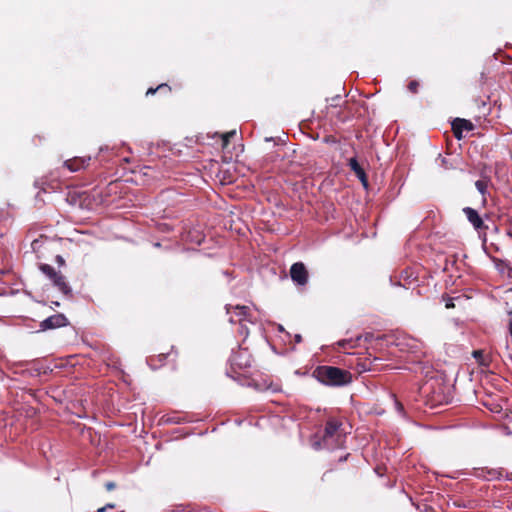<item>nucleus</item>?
Here are the masks:
<instances>
[{
	"label": "nucleus",
	"instance_id": "nucleus-30",
	"mask_svg": "<svg viewBox=\"0 0 512 512\" xmlns=\"http://www.w3.org/2000/svg\"><path fill=\"white\" fill-rule=\"evenodd\" d=\"M365 335H366V336H365V340L367 341L369 338H371V335H372V334L367 333V334H365Z\"/></svg>",
	"mask_w": 512,
	"mask_h": 512
},
{
	"label": "nucleus",
	"instance_id": "nucleus-4",
	"mask_svg": "<svg viewBox=\"0 0 512 512\" xmlns=\"http://www.w3.org/2000/svg\"><path fill=\"white\" fill-rule=\"evenodd\" d=\"M252 356L247 349L239 348L237 351H233L229 358L231 368L236 370H245L252 365Z\"/></svg>",
	"mask_w": 512,
	"mask_h": 512
},
{
	"label": "nucleus",
	"instance_id": "nucleus-33",
	"mask_svg": "<svg viewBox=\"0 0 512 512\" xmlns=\"http://www.w3.org/2000/svg\"><path fill=\"white\" fill-rule=\"evenodd\" d=\"M185 512H192V511H191V510H187V511H185Z\"/></svg>",
	"mask_w": 512,
	"mask_h": 512
},
{
	"label": "nucleus",
	"instance_id": "nucleus-21",
	"mask_svg": "<svg viewBox=\"0 0 512 512\" xmlns=\"http://www.w3.org/2000/svg\"><path fill=\"white\" fill-rule=\"evenodd\" d=\"M235 135H236V131L235 130L223 134L222 135V147L226 148L228 143H229V139H231V137H233Z\"/></svg>",
	"mask_w": 512,
	"mask_h": 512
},
{
	"label": "nucleus",
	"instance_id": "nucleus-7",
	"mask_svg": "<svg viewBox=\"0 0 512 512\" xmlns=\"http://www.w3.org/2000/svg\"><path fill=\"white\" fill-rule=\"evenodd\" d=\"M290 276L298 285H305L308 280V272L303 263L297 262L291 266Z\"/></svg>",
	"mask_w": 512,
	"mask_h": 512
},
{
	"label": "nucleus",
	"instance_id": "nucleus-20",
	"mask_svg": "<svg viewBox=\"0 0 512 512\" xmlns=\"http://www.w3.org/2000/svg\"><path fill=\"white\" fill-rule=\"evenodd\" d=\"M165 89L167 92L171 91V88L167 84H160L156 88H149L146 95H154L158 90Z\"/></svg>",
	"mask_w": 512,
	"mask_h": 512
},
{
	"label": "nucleus",
	"instance_id": "nucleus-27",
	"mask_svg": "<svg viewBox=\"0 0 512 512\" xmlns=\"http://www.w3.org/2000/svg\"><path fill=\"white\" fill-rule=\"evenodd\" d=\"M118 187V183L117 182H111L108 186L109 190L110 191H113L114 189H116Z\"/></svg>",
	"mask_w": 512,
	"mask_h": 512
},
{
	"label": "nucleus",
	"instance_id": "nucleus-29",
	"mask_svg": "<svg viewBox=\"0 0 512 512\" xmlns=\"http://www.w3.org/2000/svg\"><path fill=\"white\" fill-rule=\"evenodd\" d=\"M301 341H302L301 335H299V334L295 335V342L300 343Z\"/></svg>",
	"mask_w": 512,
	"mask_h": 512
},
{
	"label": "nucleus",
	"instance_id": "nucleus-8",
	"mask_svg": "<svg viewBox=\"0 0 512 512\" xmlns=\"http://www.w3.org/2000/svg\"><path fill=\"white\" fill-rule=\"evenodd\" d=\"M91 157H74L68 159L64 162V167H66L70 172H79L81 170L86 169L90 165Z\"/></svg>",
	"mask_w": 512,
	"mask_h": 512
},
{
	"label": "nucleus",
	"instance_id": "nucleus-14",
	"mask_svg": "<svg viewBox=\"0 0 512 512\" xmlns=\"http://www.w3.org/2000/svg\"><path fill=\"white\" fill-rule=\"evenodd\" d=\"M171 355V353L167 354H159L158 356H151L148 359V364L152 369H157L161 367L166 360Z\"/></svg>",
	"mask_w": 512,
	"mask_h": 512
},
{
	"label": "nucleus",
	"instance_id": "nucleus-23",
	"mask_svg": "<svg viewBox=\"0 0 512 512\" xmlns=\"http://www.w3.org/2000/svg\"><path fill=\"white\" fill-rule=\"evenodd\" d=\"M40 246V240L39 239H35L32 244H31V247L34 251H36Z\"/></svg>",
	"mask_w": 512,
	"mask_h": 512
},
{
	"label": "nucleus",
	"instance_id": "nucleus-25",
	"mask_svg": "<svg viewBox=\"0 0 512 512\" xmlns=\"http://www.w3.org/2000/svg\"><path fill=\"white\" fill-rule=\"evenodd\" d=\"M56 262H57L60 266H62V265H64V264H65V260H64V258H63L61 255H57V256H56Z\"/></svg>",
	"mask_w": 512,
	"mask_h": 512
},
{
	"label": "nucleus",
	"instance_id": "nucleus-18",
	"mask_svg": "<svg viewBox=\"0 0 512 512\" xmlns=\"http://www.w3.org/2000/svg\"><path fill=\"white\" fill-rule=\"evenodd\" d=\"M494 263H495V267L497 268V270L502 273V274H509L510 271H511V268L509 267L508 263L504 260H501V259H498V258H494L493 259Z\"/></svg>",
	"mask_w": 512,
	"mask_h": 512
},
{
	"label": "nucleus",
	"instance_id": "nucleus-16",
	"mask_svg": "<svg viewBox=\"0 0 512 512\" xmlns=\"http://www.w3.org/2000/svg\"><path fill=\"white\" fill-rule=\"evenodd\" d=\"M473 357L482 366L488 367L490 365L491 357L482 350L473 351Z\"/></svg>",
	"mask_w": 512,
	"mask_h": 512
},
{
	"label": "nucleus",
	"instance_id": "nucleus-15",
	"mask_svg": "<svg viewBox=\"0 0 512 512\" xmlns=\"http://www.w3.org/2000/svg\"><path fill=\"white\" fill-rule=\"evenodd\" d=\"M489 179L482 178L475 182L476 189L482 195L483 203L486 202V195L488 194Z\"/></svg>",
	"mask_w": 512,
	"mask_h": 512
},
{
	"label": "nucleus",
	"instance_id": "nucleus-12",
	"mask_svg": "<svg viewBox=\"0 0 512 512\" xmlns=\"http://www.w3.org/2000/svg\"><path fill=\"white\" fill-rule=\"evenodd\" d=\"M52 283L58 290L66 296L72 295V289L66 282L65 277L60 273L53 280Z\"/></svg>",
	"mask_w": 512,
	"mask_h": 512
},
{
	"label": "nucleus",
	"instance_id": "nucleus-31",
	"mask_svg": "<svg viewBox=\"0 0 512 512\" xmlns=\"http://www.w3.org/2000/svg\"><path fill=\"white\" fill-rule=\"evenodd\" d=\"M397 406H398V409H399V410H402V409H403V407H402V405H401L400 403H397Z\"/></svg>",
	"mask_w": 512,
	"mask_h": 512
},
{
	"label": "nucleus",
	"instance_id": "nucleus-1",
	"mask_svg": "<svg viewBox=\"0 0 512 512\" xmlns=\"http://www.w3.org/2000/svg\"><path fill=\"white\" fill-rule=\"evenodd\" d=\"M349 432L346 430L344 419L341 417H328L321 434L314 436L312 446L315 449L334 450L342 448Z\"/></svg>",
	"mask_w": 512,
	"mask_h": 512
},
{
	"label": "nucleus",
	"instance_id": "nucleus-11",
	"mask_svg": "<svg viewBox=\"0 0 512 512\" xmlns=\"http://www.w3.org/2000/svg\"><path fill=\"white\" fill-rule=\"evenodd\" d=\"M348 165L350 169L356 174L364 186H367V176L364 169L360 166L355 157L350 158Z\"/></svg>",
	"mask_w": 512,
	"mask_h": 512
},
{
	"label": "nucleus",
	"instance_id": "nucleus-5",
	"mask_svg": "<svg viewBox=\"0 0 512 512\" xmlns=\"http://www.w3.org/2000/svg\"><path fill=\"white\" fill-rule=\"evenodd\" d=\"M463 213L479 235H486L488 226L484 223L477 210L471 207H465L463 208Z\"/></svg>",
	"mask_w": 512,
	"mask_h": 512
},
{
	"label": "nucleus",
	"instance_id": "nucleus-22",
	"mask_svg": "<svg viewBox=\"0 0 512 512\" xmlns=\"http://www.w3.org/2000/svg\"><path fill=\"white\" fill-rule=\"evenodd\" d=\"M419 86H420V84L417 80H412L409 82L407 88H408L409 92H411L412 94H416V93H418Z\"/></svg>",
	"mask_w": 512,
	"mask_h": 512
},
{
	"label": "nucleus",
	"instance_id": "nucleus-26",
	"mask_svg": "<svg viewBox=\"0 0 512 512\" xmlns=\"http://www.w3.org/2000/svg\"><path fill=\"white\" fill-rule=\"evenodd\" d=\"M113 508H114L113 504H107L106 506L99 508L97 512H104L107 509H113Z\"/></svg>",
	"mask_w": 512,
	"mask_h": 512
},
{
	"label": "nucleus",
	"instance_id": "nucleus-9",
	"mask_svg": "<svg viewBox=\"0 0 512 512\" xmlns=\"http://www.w3.org/2000/svg\"><path fill=\"white\" fill-rule=\"evenodd\" d=\"M474 129V125L471 121L461 118H456L452 122V131L454 136L460 140L463 138L464 131H472Z\"/></svg>",
	"mask_w": 512,
	"mask_h": 512
},
{
	"label": "nucleus",
	"instance_id": "nucleus-28",
	"mask_svg": "<svg viewBox=\"0 0 512 512\" xmlns=\"http://www.w3.org/2000/svg\"><path fill=\"white\" fill-rule=\"evenodd\" d=\"M446 308H453L454 307V304H453V301L452 299H449L446 304H445Z\"/></svg>",
	"mask_w": 512,
	"mask_h": 512
},
{
	"label": "nucleus",
	"instance_id": "nucleus-10",
	"mask_svg": "<svg viewBox=\"0 0 512 512\" xmlns=\"http://www.w3.org/2000/svg\"><path fill=\"white\" fill-rule=\"evenodd\" d=\"M477 475L485 480L492 481L501 479L504 476V470L502 468H481Z\"/></svg>",
	"mask_w": 512,
	"mask_h": 512
},
{
	"label": "nucleus",
	"instance_id": "nucleus-13",
	"mask_svg": "<svg viewBox=\"0 0 512 512\" xmlns=\"http://www.w3.org/2000/svg\"><path fill=\"white\" fill-rule=\"evenodd\" d=\"M362 338L363 336L359 335L356 338L343 339L338 342V345L345 351L351 350L359 346V343L362 340Z\"/></svg>",
	"mask_w": 512,
	"mask_h": 512
},
{
	"label": "nucleus",
	"instance_id": "nucleus-32",
	"mask_svg": "<svg viewBox=\"0 0 512 512\" xmlns=\"http://www.w3.org/2000/svg\"><path fill=\"white\" fill-rule=\"evenodd\" d=\"M491 410L494 411V412H499L500 411V409H498V407H496L495 410L494 409H491Z\"/></svg>",
	"mask_w": 512,
	"mask_h": 512
},
{
	"label": "nucleus",
	"instance_id": "nucleus-3",
	"mask_svg": "<svg viewBox=\"0 0 512 512\" xmlns=\"http://www.w3.org/2000/svg\"><path fill=\"white\" fill-rule=\"evenodd\" d=\"M226 312L229 315V322L232 324L238 323L240 325L239 333L241 335H247L248 330L245 323H254V316L248 306L241 305H226Z\"/></svg>",
	"mask_w": 512,
	"mask_h": 512
},
{
	"label": "nucleus",
	"instance_id": "nucleus-6",
	"mask_svg": "<svg viewBox=\"0 0 512 512\" xmlns=\"http://www.w3.org/2000/svg\"><path fill=\"white\" fill-rule=\"evenodd\" d=\"M67 323V318L63 314H54L40 323V330L46 331L50 329L64 327L67 325Z\"/></svg>",
	"mask_w": 512,
	"mask_h": 512
},
{
	"label": "nucleus",
	"instance_id": "nucleus-17",
	"mask_svg": "<svg viewBox=\"0 0 512 512\" xmlns=\"http://www.w3.org/2000/svg\"><path fill=\"white\" fill-rule=\"evenodd\" d=\"M39 269L40 271L46 276L48 277L51 281L58 275L60 274L59 272H57L54 267H52L51 265L49 264H41L39 266Z\"/></svg>",
	"mask_w": 512,
	"mask_h": 512
},
{
	"label": "nucleus",
	"instance_id": "nucleus-24",
	"mask_svg": "<svg viewBox=\"0 0 512 512\" xmlns=\"http://www.w3.org/2000/svg\"><path fill=\"white\" fill-rule=\"evenodd\" d=\"M115 483L114 482H107L105 484V488L107 491H112L114 488H115Z\"/></svg>",
	"mask_w": 512,
	"mask_h": 512
},
{
	"label": "nucleus",
	"instance_id": "nucleus-2",
	"mask_svg": "<svg viewBox=\"0 0 512 512\" xmlns=\"http://www.w3.org/2000/svg\"><path fill=\"white\" fill-rule=\"evenodd\" d=\"M312 375L327 386H345L352 381L349 371L334 366H318L313 370Z\"/></svg>",
	"mask_w": 512,
	"mask_h": 512
},
{
	"label": "nucleus",
	"instance_id": "nucleus-19",
	"mask_svg": "<svg viewBox=\"0 0 512 512\" xmlns=\"http://www.w3.org/2000/svg\"><path fill=\"white\" fill-rule=\"evenodd\" d=\"M255 387L258 390H272L273 392H277L280 390L278 385H273L272 383L266 384V382H264L263 384H256Z\"/></svg>",
	"mask_w": 512,
	"mask_h": 512
}]
</instances>
